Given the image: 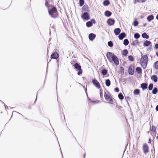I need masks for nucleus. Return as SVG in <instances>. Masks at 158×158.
<instances>
[{
    "label": "nucleus",
    "instance_id": "nucleus-1",
    "mask_svg": "<svg viewBox=\"0 0 158 158\" xmlns=\"http://www.w3.org/2000/svg\"><path fill=\"white\" fill-rule=\"evenodd\" d=\"M106 56L109 61L111 62L112 60L114 62L115 64L116 65L119 64V62L118 59L116 56L112 53L108 52L106 55Z\"/></svg>",
    "mask_w": 158,
    "mask_h": 158
},
{
    "label": "nucleus",
    "instance_id": "nucleus-2",
    "mask_svg": "<svg viewBox=\"0 0 158 158\" xmlns=\"http://www.w3.org/2000/svg\"><path fill=\"white\" fill-rule=\"evenodd\" d=\"M148 57L147 55L143 56L140 60V63L141 66L144 68H145L147 65L148 62Z\"/></svg>",
    "mask_w": 158,
    "mask_h": 158
},
{
    "label": "nucleus",
    "instance_id": "nucleus-3",
    "mask_svg": "<svg viewBox=\"0 0 158 158\" xmlns=\"http://www.w3.org/2000/svg\"><path fill=\"white\" fill-rule=\"evenodd\" d=\"M104 97L106 101L110 103H112L113 102V100L112 99L110 94L105 93Z\"/></svg>",
    "mask_w": 158,
    "mask_h": 158
},
{
    "label": "nucleus",
    "instance_id": "nucleus-4",
    "mask_svg": "<svg viewBox=\"0 0 158 158\" xmlns=\"http://www.w3.org/2000/svg\"><path fill=\"white\" fill-rule=\"evenodd\" d=\"M49 13L52 17H54V14L56 12V9L55 7H53L52 9L48 10Z\"/></svg>",
    "mask_w": 158,
    "mask_h": 158
},
{
    "label": "nucleus",
    "instance_id": "nucleus-5",
    "mask_svg": "<svg viewBox=\"0 0 158 158\" xmlns=\"http://www.w3.org/2000/svg\"><path fill=\"white\" fill-rule=\"evenodd\" d=\"M81 17L84 19L88 20L90 19L89 16L87 13L85 12L81 16Z\"/></svg>",
    "mask_w": 158,
    "mask_h": 158
},
{
    "label": "nucleus",
    "instance_id": "nucleus-6",
    "mask_svg": "<svg viewBox=\"0 0 158 158\" xmlns=\"http://www.w3.org/2000/svg\"><path fill=\"white\" fill-rule=\"evenodd\" d=\"M92 82L94 85L96 86V87L99 89L100 87V85L99 82L96 79H93Z\"/></svg>",
    "mask_w": 158,
    "mask_h": 158
},
{
    "label": "nucleus",
    "instance_id": "nucleus-7",
    "mask_svg": "<svg viewBox=\"0 0 158 158\" xmlns=\"http://www.w3.org/2000/svg\"><path fill=\"white\" fill-rule=\"evenodd\" d=\"M59 57V54L57 52H55L52 54L51 56L52 59H57Z\"/></svg>",
    "mask_w": 158,
    "mask_h": 158
},
{
    "label": "nucleus",
    "instance_id": "nucleus-8",
    "mask_svg": "<svg viewBox=\"0 0 158 158\" xmlns=\"http://www.w3.org/2000/svg\"><path fill=\"white\" fill-rule=\"evenodd\" d=\"M143 149L145 153H148V146L146 144H144L143 146Z\"/></svg>",
    "mask_w": 158,
    "mask_h": 158
},
{
    "label": "nucleus",
    "instance_id": "nucleus-9",
    "mask_svg": "<svg viewBox=\"0 0 158 158\" xmlns=\"http://www.w3.org/2000/svg\"><path fill=\"white\" fill-rule=\"evenodd\" d=\"M114 22L115 21L114 20L110 19H109L107 21V23L110 26L113 25L114 24Z\"/></svg>",
    "mask_w": 158,
    "mask_h": 158
},
{
    "label": "nucleus",
    "instance_id": "nucleus-10",
    "mask_svg": "<svg viewBox=\"0 0 158 158\" xmlns=\"http://www.w3.org/2000/svg\"><path fill=\"white\" fill-rule=\"evenodd\" d=\"M95 34L91 33L89 35V37L90 40H93L95 38Z\"/></svg>",
    "mask_w": 158,
    "mask_h": 158
},
{
    "label": "nucleus",
    "instance_id": "nucleus-11",
    "mask_svg": "<svg viewBox=\"0 0 158 158\" xmlns=\"http://www.w3.org/2000/svg\"><path fill=\"white\" fill-rule=\"evenodd\" d=\"M82 10L84 11H89V9L88 6L86 5H84L82 7Z\"/></svg>",
    "mask_w": 158,
    "mask_h": 158
},
{
    "label": "nucleus",
    "instance_id": "nucleus-12",
    "mask_svg": "<svg viewBox=\"0 0 158 158\" xmlns=\"http://www.w3.org/2000/svg\"><path fill=\"white\" fill-rule=\"evenodd\" d=\"M126 36V34L125 33H121L118 35V38L120 40H122L124 37Z\"/></svg>",
    "mask_w": 158,
    "mask_h": 158
},
{
    "label": "nucleus",
    "instance_id": "nucleus-13",
    "mask_svg": "<svg viewBox=\"0 0 158 158\" xmlns=\"http://www.w3.org/2000/svg\"><path fill=\"white\" fill-rule=\"evenodd\" d=\"M114 33L116 35H117L119 34V33L120 32L121 30L120 28H117L114 29Z\"/></svg>",
    "mask_w": 158,
    "mask_h": 158
},
{
    "label": "nucleus",
    "instance_id": "nucleus-14",
    "mask_svg": "<svg viewBox=\"0 0 158 158\" xmlns=\"http://www.w3.org/2000/svg\"><path fill=\"white\" fill-rule=\"evenodd\" d=\"M141 87L144 90L148 87V85L146 83H142L141 85Z\"/></svg>",
    "mask_w": 158,
    "mask_h": 158
},
{
    "label": "nucleus",
    "instance_id": "nucleus-15",
    "mask_svg": "<svg viewBox=\"0 0 158 158\" xmlns=\"http://www.w3.org/2000/svg\"><path fill=\"white\" fill-rule=\"evenodd\" d=\"M154 19V16L152 15L148 16L147 18L148 20L150 22L151 20H153Z\"/></svg>",
    "mask_w": 158,
    "mask_h": 158
},
{
    "label": "nucleus",
    "instance_id": "nucleus-16",
    "mask_svg": "<svg viewBox=\"0 0 158 158\" xmlns=\"http://www.w3.org/2000/svg\"><path fill=\"white\" fill-rule=\"evenodd\" d=\"M142 37L146 39H148L149 38V36L146 33L144 32L142 34Z\"/></svg>",
    "mask_w": 158,
    "mask_h": 158
},
{
    "label": "nucleus",
    "instance_id": "nucleus-17",
    "mask_svg": "<svg viewBox=\"0 0 158 158\" xmlns=\"http://www.w3.org/2000/svg\"><path fill=\"white\" fill-rule=\"evenodd\" d=\"M111 14L110 12L109 11H107L105 12V15L106 16L109 17L111 15Z\"/></svg>",
    "mask_w": 158,
    "mask_h": 158
},
{
    "label": "nucleus",
    "instance_id": "nucleus-18",
    "mask_svg": "<svg viewBox=\"0 0 158 158\" xmlns=\"http://www.w3.org/2000/svg\"><path fill=\"white\" fill-rule=\"evenodd\" d=\"M74 67L75 68L77 69L78 70L81 69V66L77 63H75L74 64Z\"/></svg>",
    "mask_w": 158,
    "mask_h": 158
},
{
    "label": "nucleus",
    "instance_id": "nucleus-19",
    "mask_svg": "<svg viewBox=\"0 0 158 158\" xmlns=\"http://www.w3.org/2000/svg\"><path fill=\"white\" fill-rule=\"evenodd\" d=\"M151 79L155 82L157 81V77L156 75H153L151 77Z\"/></svg>",
    "mask_w": 158,
    "mask_h": 158
},
{
    "label": "nucleus",
    "instance_id": "nucleus-20",
    "mask_svg": "<svg viewBox=\"0 0 158 158\" xmlns=\"http://www.w3.org/2000/svg\"><path fill=\"white\" fill-rule=\"evenodd\" d=\"M151 43V42L148 40H146L144 43V45L146 46H148Z\"/></svg>",
    "mask_w": 158,
    "mask_h": 158
},
{
    "label": "nucleus",
    "instance_id": "nucleus-21",
    "mask_svg": "<svg viewBox=\"0 0 158 158\" xmlns=\"http://www.w3.org/2000/svg\"><path fill=\"white\" fill-rule=\"evenodd\" d=\"M106 85L107 86H109L110 85V81L109 79H107L106 81Z\"/></svg>",
    "mask_w": 158,
    "mask_h": 158
},
{
    "label": "nucleus",
    "instance_id": "nucleus-22",
    "mask_svg": "<svg viewBox=\"0 0 158 158\" xmlns=\"http://www.w3.org/2000/svg\"><path fill=\"white\" fill-rule=\"evenodd\" d=\"M86 25L88 27H91L92 25V22L90 21L86 23Z\"/></svg>",
    "mask_w": 158,
    "mask_h": 158
},
{
    "label": "nucleus",
    "instance_id": "nucleus-23",
    "mask_svg": "<svg viewBox=\"0 0 158 158\" xmlns=\"http://www.w3.org/2000/svg\"><path fill=\"white\" fill-rule=\"evenodd\" d=\"M109 3L110 2L108 0L105 1L103 2V5L105 6H108L109 4Z\"/></svg>",
    "mask_w": 158,
    "mask_h": 158
},
{
    "label": "nucleus",
    "instance_id": "nucleus-24",
    "mask_svg": "<svg viewBox=\"0 0 158 158\" xmlns=\"http://www.w3.org/2000/svg\"><path fill=\"white\" fill-rule=\"evenodd\" d=\"M136 69L138 73H141L142 69L140 68L137 67L136 68Z\"/></svg>",
    "mask_w": 158,
    "mask_h": 158
},
{
    "label": "nucleus",
    "instance_id": "nucleus-25",
    "mask_svg": "<svg viewBox=\"0 0 158 158\" xmlns=\"http://www.w3.org/2000/svg\"><path fill=\"white\" fill-rule=\"evenodd\" d=\"M129 44V41L127 39H125L123 42V44L124 45L127 46Z\"/></svg>",
    "mask_w": 158,
    "mask_h": 158
},
{
    "label": "nucleus",
    "instance_id": "nucleus-26",
    "mask_svg": "<svg viewBox=\"0 0 158 158\" xmlns=\"http://www.w3.org/2000/svg\"><path fill=\"white\" fill-rule=\"evenodd\" d=\"M128 53V51L127 50H124L123 51V54L124 56H126Z\"/></svg>",
    "mask_w": 158,
    "mask_h": 158
},
{
    "label": "nucleus",
    "instance_id": "nucleus-27",
    "mask_svg": "<svg viewBox=\"0 0 158 158\" xmlns=\"http://www.w3.org/2000/svg\"><path fill=\"white\" fill-rule=\"evenodd\" d=\"M139 93V89H135L134 92V94L135 95L138 94Z\"/></svg>",
    "mask_w": 158,
    "mask_h": 158
},
{
    "label": "nucleus",
    "instance_id": "nucleus-28",
    "mask_svg": "<svg viewBox=\"0 0 158 158\" xmlns=\"http://www.w3.org/2000/svg\"><path fill=\"white\" fill-rule=\"evenodd\" d=\"M102 73L103 75H105L107 73V70L106 69H103L102 71Z\"/></svg>",
    "mask_w": 158,
    "mask_h": 158
},
{
    "label": "nucleus",
    "instance_id": "nucleus-29",
    "mask_svg": "<svg viewBox=\"0 0 158 158\" xmlns=\"http://www.w3.org/2000/svg\"><path fill=\"white\" fill-rule=\"evenodd\" d=\"M134 37L135 38L138 39L140 37V35L138 33H135L134 35Z\"/></svg>",
    "mask_w": 158,
    "mask_h": 158
},
{
    "label": "nucleus",
    "instance_id": "nucleus-30",
    "mask_svg": "<svg viewBox=\"0 0 158 158\" xmlns=\"http://www.w3.org/2000/svg\"><path fill=\"white\" fill-rule=\"evenodd\" d=\"M84 3V0H80L79 1V4L80 6H82Z\"/></svg>",
    "mask_w": 158,
    "mask_h": 158
},
{
    "label": "nucleus",
    "instance_id": "nucleus-31",
    "mask_svg": "<svg viewBox=\"0 0 158 158\" xmlns=\"http://www.w3.org/2000/svg\"><path fill=\"white\" fill-rule=\"evenodd\" d=\"M118 97L121 100H122L123 99V96L122 94L120 93L118 95Z\"/></svg>",
    "mask_w": 158,
    "mask_h": 158
},
{
    "label": "nucleus",
    "instance_id": "nucleus-32",
    "mask_svg": "<svg viewBox=\"0 0 158 158\" xmlns=\"http://www.w3.org/2000/svg\"><path fill=\"white\" fill-rule=\"evenodd\" d=\"M157 92V89L156 88H154L152 91V93L154 94H156Z\"/></svg>",
    "mask_w": 158,
    "mask_h": 158
},
{
    "label": "nucleus",
    "instance_id": "nucleus-33",
    "mask_svg": "<svg viewBox=\"0 0 158 158\" xmlns=\"http://www.w3.org/2000/svg\"><path fill=\"white\" fill-rule=\"evenodd\" d=\"M128 59L131 61H133L134 60V58L131 56H128Z\"/></svg>",
    "mask_w": 158,
    "mask_h": 158
},
{
    "label": "nucleus",
    "instance_id": "nucleus-34",
    "mask_svg": "<svg viewBox=\"0 0 158 158\" xmlns=\"http://www.w3.org/2000/svg\"><path fill=\"white\" fill-rule=\"evenodd\" d=\"M153 85L152 84H151L149 85L148 87V89L149 90H151L153 88Z\"/></svg>",
    "mask_w": 158,
    "mask_h": 158
},
{
    "label": "nucleus",
    "instance_id": "nucleus-35",
    "mask_svg": "<svg viewBox=\"0 0 158 158\" xmlns=\"http://www.w3.org/2000/svg\"><path fill=\"white\" fill-rule=\"evenodd\" d=\"M108 46L110 47H112L113 46L112 42L111 41H109L108 43Z\"/></svg>",
    "mask_w": 158,
    "mask_h": 158
},
{
    "label": "nucleus",
    "instance_id": "nucleus-36",
    "mask_svg": "<svg viewBox=\"0 0 158 158\" xmlns=\"http://www.w3.org/2000/svg\"><path fill=\"white\" fill-rule=\"evenodd\" d=\"M151 131L153 132H155L156 131V128L154 126H152L151 127Z\"/></svg>",
    "mask_w": 158,
    "mask_h": 158
},
{
    "label": "nucleus",
    "instance_id": "nucleus-37",
    "mask_svg": "<svg viewBox=\"0 0 158 158\" xmlns=\"http://www.w3.org/2000/svg\"><path fill=\"white\" fill-rule=\"evenodd\" d=\"M155 67L156 68L158 69V61L156 62L155 64Z\"/></svg>",
    "mask_w": 158,
    "mask_h": 158
},
{
    "label": "nucleus",
    "instance_id": "nucleus-38",
    "mask_svg": "<svg viewBox=\"0 0 158 158\" xmlns=\"http://www.w3.org/2000/svg\"><path fill=\"white\" fill-rule=\"evenodd\" d=\"M131 70H132L131 69V68L130 67L128 69V71H129V73L130 74H133V73H132V71L131 72Z\"/></svg>",
    "mask_w": 158,
    "mask_h": 158
},
{
    "label": "nucleus",
    "instance_id": "nucleus-39",
    "mask_svg": "<svg viewBox=\"0 0 158 158\" xmlns=\"http://www.w3.org/2000/svg\"><path fill=\"white\" fill-rule=\"evenodd\" d=\"M138 22L137 21H135L133 23V25L134 26H136L138 25Z\"/></svg>",
    "mask_w": 158,
    "mask_h": 158
},
{
    "label": "nucleus",
    "instance_id": "nucleus-40",
    "mask_svg": "<svg viewBox=\"0 0 158 158\" xmlns=\"http://www.w3.org/2000/svg\"><path fill=\"white\" fill-rule=\"evenodd\" d=\"M78 70H79V71L78 72L77 74L78 75H80V74H81L82 73V71L81 70V69H79Z\"/></svg>",
    "mask_w": 158,
    "mask_h": 158
},
{
    "label": "nucleus",
    "instance_id": "nucleus-41",
    "mask_svg": "<svg viewBox=\"0 0 158 158\" xmlns=\"http://www.w3.org/2000/svg\"><path fill=\"white\" fill-rule=\"evenodd\" d=\"M140 0H134V3L135 4H136L137 2H139Z\"/></svg>",
    "mask_w": 158,
    "mask_h": 158
},
{
    "label": "nucleus",
    "instance_id": "nucleus-42",
    "mask_svg": "<svg viewBox=\"0 0 158 158\" xmlns=\"http://www.w3.org/2000/svg\"><path fill=\"white\" fill-rule=\"evenodd\" d=\"M115 90L116 92H118L119 91V89L118 88H116L115 89Z\"/></svg>",
    "mask_w": 158,
    "mask_h": 158
},
{
    "label": "nucleus",
    "instance_id": "nucleus-43",
    "mask_svg": "<svg viewBox=\"0 0 158 158\" xmlns=\"http://www.w3.org/2000/svg\"><path fill=\"white\" fill-rule=\"evenodd\" d=\"M155 48L156 49H158V44H156L155 45Z\"/></svg>",
    "mask_w": 158,
    "mask_h": 158
},
{
    "label": "nucleus",
    "instance_id": "nucleus-44",
    "mask_svg": "<svg viewBox=\"0 0 158 158\" xmlns=\"http://www.w3.org/2000/svg\"><path fill=\"white\" fill-rule=\"evenodd\" d=\"M91 22H92V23H95V20L94 19H92V20H91Z\"/></svg>",
    "mask_w": 158,
    "mask_h": 158
},
{
    "label": "nucleus",
    "instance_id": "nucleus-45",
    "mask_svg": "<svg viewBox=\"0 0 158 158\" xmlns=\"http://www.w3.org/2000/svg\"><path fill=\"white\" fill-rule=\"evenodd\" d=\"M156 111H158V105L156 106Z\"/></svg>",
    "mask_w": 158,
    "mask_h": 158
},
{
    "label": "nucleus",
    "instance_id": "nucleus-46",
    "mask_svg": "<svg viewBox=\"0 0 158 158\" xmlns=\"http://www.w3.org/2000/svg\"><path fill=\"white\" fill-rule=\"evenodd\" d=\"M156 55L158 56V51L156 53Z\"/></svg>",
    "mask_w": 158,
    "mask_h": 158
},
{
    "label": "nucleus",
    "instance_id": "nucleus-47",
    "mask_svg": "<svg viewBox=\"0 0 158 158\" xmlns=\"http://www.w3.org/2000/svg\"><path fill=\"white\" fill-rule=\"evenodd\" d=\"M156 18L158 20V14L157 15L156 17Z\"/></svg>",
    "mask_w": 158,
    "mask_h": 158
},
{
    "label": "nucleus",
    "instance_id": "nucleus-48",
    "mask_svg": "<svg viewBox=\"0 0 158 158\" xmlns=\"http://www.w3.org/2000/svg\"><path fill=\"white\" fill-rule=\"evenodd\" d=\"M146 25V23L143 24L144 27H145Z\"/></svg>",
    "mask_w": 158,
    "mask_h": 158
},
{
    "label": "nucleus",
    "instance_id": "nucleus-49",
    "mask_svg": "<svg viewBox=\"0 0 158 158\" xmlns=\"http://www.w3.org/2000/svg\"><path fill=\"white\" fill-rule=\"evenodd\" d=\"M48 3H47V2H46V3H45V5H48Z\"/></svg>",
    "mask_w": 158,
    "mask_h": 158
},
{
    "label": "nucleus",
    "instance_id": "nucleus-50",
    "mask_svg": "<svg viewBox=\"0 0 158 158\" xmlns=\"http://www.w3.org/2000/svg\"><path fill=\"white\" fill-rule=\"evenodd\" d=\"M100 96H102V93L101 92V94H100Z\"/></svg>",
    "mask_w": 158,
    "mask_h": 158
},
{
    "label": "nucleus",
    "instance_id": "nucleus-51",
    "mask_svg": "<svg viewBox=\"0 0 158 158\" xmlns=\"http://www.w3.org/2000/svg\"><path fill=\"white\" fill-rule=\"evenodd\" d=\"M100 96H102V93L101 92V94H100Z\"/></svg>",
    "mask_w": 158,
    "mask_h": 158
},
{
    "label": "nucleus",
    "instance_id": "nucleus-52",
    "mask_svg": "<svg viewBox=\"0 0 158 158\" xmlns=\"http://www.w3.org/2000/svg\"><path fill=\"white\" fill-rule=\"evenodd\" d=\"M156 138L158 139V136H157Z\"/></svg>",
    "mask_w": 158,
    "mask_h": 158
},
{
    "label": "nucleus",
    "instance_id": "nucleus-53",
    "mask_svg": "<svg viewBox=\"0 0 158 158\" xmlns=\"http://www.w3.org/2000/svg\"><path fill=\"white\" fill-rule=\"evenodd\" d=\"M144 2V1H142V2Z\"/></svg>",
    "mask_w": 158,
    "mask_h": 158
}]
</instances>
